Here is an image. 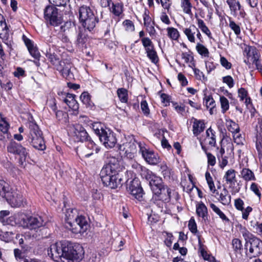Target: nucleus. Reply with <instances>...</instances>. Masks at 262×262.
Returning a JSON list of instances; mask_svg holds the SVG:
<instances>
[{"instance_id":"nucleus-1","label":"nucleus","mask_w":262,"mask_h":262,"mask_svg":"<svg viewBox=\"0 0 262 262\" xmlns=\"http://www.w3.org/2000/svg\"><path fill=\"white\" fill-rule=\"evenodd\" d=\"M149 181V185L153 192L152 200H159L163 202H169L172 195L176 199L178 198V193L163 185L162 179L158 177L154 176Z\"/></svg>"},{"instance_id":"nucleus-2","label":"nucleus","mask_w":262,"mask_h":262,"mask_svg":"<svg viewBox=\"0 0 262 262\" xmlns=\"http://www.w3.org/2000/svg\"><path fill=\"white\" fill-rule=\"evenodd\" d=\"M82 247L78 244L63 241L62 262H79L83 257Z\"/></svg>"},{"instance_id":"nucleus-3","label":"nucleus","mask_w":262,"mask_h":262,"mask_svg":"<svg viewBox=\"0 0 262 262\" xmlns=\"http://www.w3.org/2000/svg\"><path fill=\"white\" fill-rule=\"evenodd\" d=\"M92 127L105 147L111 148L115 146L117 143V139L114 133L110 129L104 128L102 125L98 122L92 124Z\"/></svg>"},{"instance_id":"nucleus-4","label":"nucleus","mask_w":262,"mask_h":262,"mask_svg":"<svg viewBox=\"0 0 262 262\" xmlns=\"http://www.w3.org/2000/svg\"><path fill=\"white\" fill-rule=\"evenodd\" d=\"M29 132L27 134V138L32 146L40 150L46 149L45 141L41 131L38 126L34 122L29 123Z\"/></svg>"},{"instance_id":"nucleus-5","label":"nucleus","mask_w":262,"mask_h":262,"mask_svg":"<svg viewBox=\"0 0 262 262\" xmlns=\"http://www.w3.org/2000/svg\"><path fill=\"white\" fill-rule=\"evenodd\" d=\"M79 20L83 28L91 31L98 23V18L94 11L87 6H82L79 9Z\"/></svg>"},{"instance_id":"nucleus-6","label":"nucleus","mask_w":262,"mask_h":262,"mask_svg":"<svg viewBox=\"0 0 262 262\" xmlns=\"http://www.w3.org/2000/svg\"><path fill=\"white\" fill-rule=\"evenodd\" d=\"M120 161L115 157H110L108 163L102 167L100 176L102 181L107 180V178L116 174L119 171Z\"/></svg>"},{"instance_id":"nucleus-7","label":"nucleus","mask_w":262,"mask_h":262,"mask_svg":"<svg viewBox=\"0 0 262 262\" xmlns=\"http://www.w3.org/2000/svg\"><path fill=\"white\" fill-rule=\"evenodd\" d=\"M44 17L48 24L57 26L61 24L62 18L58 9L53 6H47L44 10Z\"/></svg>"},{"instance_id":"nucleus-8","label":"nucleus","mask_w":262,"mask_h":262,"mask_svg":"<svg viewBox=\"0 0 262 262\" xmlns=\"http://www.w3.org/2000/svg\"><path fill=\"white\" fill-rule=\"evenodd\" d=\"M68 131L71 139L74 142H84L90 138L85 129L80 124L69 126Z\"/></svg>"},{"instance_id":"nucleus-9","label":"nucleus","mask_w":262,"mask_h":262,"mask_svg":"<svg viewBox=\"0 0 262 262\" xmlns=\"http://www.w3.org/2000/svg\"><path fill=\"white\" fill-rule=\"evenodd\" d=\"M20 217V226L30 230H35L42 227L46 224V222L40 216H27L24 215L23 216Z\"/></svg>"},{"instance_id":"nucleus-10","label":"nucleus","mask_w":262,"mask_h":262,"mask_svg":"<svg viewBox=\"0 0 262 262\" xmlns=\"http://www.w3.org/2000/svg\"><path fill=\"white\" fill-rule=\"evenodd\" d=\"M138 144L140 148L139 152L147 163L154 165L160 163V158L157 153L149 149L144 143L139 142Z\"/></svg>"},{"instance_id":"nucleus-11","label":"nucleus","mask_w":262,"mask_h":262,"mask_svg":"<svg viewBox=\"0 0 262 262\" xmlns=\"http://www.w3.org/2000/svg\"><path fill=\"white\" fill-rule=\"evenodd\" d=\"M7 149L8 152L18 155L19 156V164L21 166H24L28 156L26 148L23 147L20 144L14 141H11L8 144Z\"/></svg>"},{"instance_id":"nucleus-12","label":"nucleus","mask_w":262,"mask_h":262,"mask_svg":"<svg viewBox=\"0 0 262 262\" xmlns=\"http://www.w3.org/2000/svg\"><path fill=\"white\" fill-rule=\"evenodd\" d=\"M66 227L74 233H83L87 229L88 224L85 218L80 216H77L73 223L68 221Z\"/></svg>"},{"instance_id":"nucleus-13","label":"nucleus","mask_w":262,"mask_h":262,"mask_svg":"<svg viewBox=\"0 0 262 262\" xmlns=\"http://www.w3.org/2000/svg\"><path fill=\"white\" fill-rule=\"evenodd\" d=\"M48 254L54 261L62 262L63 257V241L51 245L48 249Z\"/></svg>"},{"instance_id":"nucleus-14","label":"nucleus","mask_w":262,"mask_h":262,"mask_svg":"<svg viewBox=\"0 0 262 262\" xmlns=\"http://www.w3.org/2000/svg\"><path fill=\"white\" fill-rule=\"evenodd\" d=\"M5 200L12 207H20L23 205V196L21 193L16 189L12 188Z\"/></svg>"},{"instance_id":"nucleus-15","label":"nucleus","mask_w":262,"mask_h":262,"mask_svg":"<svg viewBox=\"0 0 262 262\" xmlns=\"http://www.w3.org/2000/svg\"><path fill=\"white\" fill-rule=\"evenodd\" d=\"M245 247L246 250L249 248V253L254 257L258 256L262 253V241L256 237L245 242Z\"/></svg>"},{"instance_id":"nucleus-16","label":"nucleus","mask_w":262,"mask_h":262,"mask_svg":"<svg viewBox=\"0 0 262 262\" xmlns=\"http://www.w3.org/2000/svg\"><path fill=\"white\" fill-rule=\"evenodd\" d=\"M72 66V63L69 59H64L60 61V63L55 69L63 77L68 80H71L74 79V75L71 71Z\"/></svg>"},{"instance_id":"nucleus-17","label":"nucleus","mask_w":262,"mask_h":262,"mask_svg":"<svg viewBox=\"0 0 262 262\" xmlns=\"http://www.w3.org/2000/svg\"><path fill=\"white\" fill-rule=\"evenodd\" d=\"M127 191L135 199L141 201L144 194L143 190L137 179H133L127 186Z\"/></svg>"},{"instance_id":"nucleus-18","label":"nucleus","mask_w":262,"mask_h":262,"mask_svg":"<svg viewBox=\"0 0 262 262\" xmlns=\"http://www.w3.org/2000/svg\"><path fill=\"white\" fill-rule=\"evenodd\" d=\"M244 52L246 54V59L244 62L247 64H253L254 61H256L260 58V54L257 49L254 46H248L245 48Z\"/></svg>"},{"instance_id":"nucleus-19","label":"nucleus","mask_w":262,"mask_h":262,"mask_svg":"<svg viewBox=\"0 0 262 262\" xmlns=\"http://www.w3.org/2000/svg\"><path fill=\"white\" fill-rule=\"evenodd\" d=\"M0 38L3 40L8 47L11 46V40H9V28L6 23L5 19L0 13Z\"/></svg>"},{"instance_id":"nucleus-20","label":"nucleus","mask_w":262,"mask_h":262,"mask_svg":"<svg viewBox=\"0 0 262 262\" xmlns=\"http://www.w3.org/2000/svg\"><path fill=\"white\" fill-rule=\"evenodd\" d=\"M120 150L124 152V155L127 158L132 159L136 154V144L134 142H126L120 146Z\"/></svg>"},{"instance_id":"nucleus-21","label":"nucleus","mask_w":262,"mask_h":262,"mask_svg":"<svg viewBox=\"0 0 262 262\" xmlns=\"http://www.w3.org/2000/svg\"><path fill=\"white\" fill-rule=\"evenodd\" d=\"M132 167L133 169H135L136 172H138L142 177L146 180H151L152 178L155 176L152 174V172L151 171L136 162L132 163Z\"/></svg>"},{"instance_id":"nucleus-22","label":"nucleus","mask_w":262,"mask_h":262,"mask_svg":"<svg viewBox=\"0 0 262 262\" xmlns=\"http://www.w3.org/2000/svg\"><path fill=\"white\" fill-rule=\"evenodd\" d=\"M107 181H102L103 184L112 189H115L121 185L122 179L118 173L107 178Z\"/></svg>"},{"instance_id":"nucleus-23","label":"nucleus","mask_w":262,"mask_h":262,"mask_svg":"<svg viewBox=\"0 0 262 262\" xmlns=\"http://www.w3.org/2000/svg\"><path fill=\"white\" fill-rule=\"evenodd\" d=\"M23 39L31 56L35 59H38L40 57V53L34 42L24 35L23 36Z\"/></svg>"},{"instance_id":"nucleus-24","label":"nucleus","mask_w":262,"mask_h":262,"mask_svg":"<svg viewBox=\"0 0 262 262\" xmlns=\"http://www.w3.org/2000/svg\"><path fill=\"white\" fill-rule=\"evenodd\" d=\"M206 137L204 139L205 143L210 147L215 146L216 144L215 132L210 127L206 130Z\"/></svg>"},{"instance_id":"nucleus-25","label":"nucleus","mask_w":262,"mask_h":262,"mask_svg":"<svg viewBox=\"0 0 262 262\" xmlns=\"http://www.w3.org/2000/svg\"><path fill=\"white\" fill-rule=\"evenodd\" d=\"M23 214H15L6 217V219L2 220V223L4 225H10L11 226H15L19 225L20 226L21 217L23 216Z\"/></svg>"},{"instance_id":"nucleus-26","label":"nucleus","mask_w":262,"mask_h":262,"mask_svg":"<svg viewBox=\"0 0 262 262\" xmlns=\"http://www.w3.org/2000/svg\"><path fill=\"white\" fill-rule=\"evenodd\" d=\"M223 179L225 180L227 184L234 185L236 182L235 171L233 169H229L225 172Z\"/></svg>"},{"instance_id":"nucleus-27","label":"nucleus","mask_w":262,"mask_h":262,"mask_svg":"<svg viewBox=\"0 0 262 262\" xmlns=\"http://www.w3.org/2000/svg\"><path fill=\"white\" fill-rule=\"evenodd\" d=\"M63 101L69 106V108L73 111H77L78 109V103L75 100L74 95L67 94Z\"/></svg>"},{"instance_id":"nucleus-28","label":"nucleus","mask_w":262,"mask_h":262,"mask_svg":"<svg viewBox=\"0 0 262 262\" xmlns=\"http://www.w3.org/2000/svg\"><path fill=\"white\" fill-rule=\"evenodd\" d=\"M183 32L189 41L195 42L194 35L197 33V28L194 25H190L189 28H184Z\"/></svg>"},{"instance_id":"nucleus-29","label":"nucleus","mask_w":262,"mask_h":262,"mask_svg":"<svg viewBox=\"0 0 262 262\" xmlns=\"http://www.w3.org/2000/svg\"><path fill=\"white\" fill-rule=\"evenodd\" d=\"M205 128V125L202 120L194 119L193 124V133L197 136L200 134Z\"/></svg>"},{"instance_id":"nucleus-30","label":"nucleus","mask_w":262,"mask_h":262,"mask_svg":"<svg viewBox=\"0 0 262 262\" xmlns=\"http://www.w3.org/2000/svg\"><path fill=\"white\" fill-rule=\"evenodd\" d=\"M11 188L6 182L0 180V200L5 199Z\"/></svg>"},{"instance_id":"nucleus-31","label":"nucleus","mask_w":262,"mask_h":262,"mask_svg":"<svg viewBox=\"0 0 262 262\" xmlns=\"http://www.w3.org/2000/svg\"><path fill=\"white\" fill-rule=\"evenodd\" d=\"M219 201L224 205H228L231 202V195L228 191L224 188L220 193Z\"/></svg>"},{"instance_id":"nucleus-32","label":"nucleus","mask_w":262,"mask_h":262,"mask_svg":"<svg viewBox=\"0 0 262 262\" xmlns=\"http://www.w3.org/2000/svg\"><path fill=\"white\" fill-rule=\"evenodd\" d=\"M85 28L80 29L76 41V43L78 45H83L88 40V35L86 34Z\"/></svg>"},{"instance_id":"nucleus-33","label":"nucleus","mask_w":262,"mask_h":262,"mask_svg":"<svg viewBox=\"0 0 262 262\" xmlns=\"http://www.w3.org/2000/svg\"><path fill=\"white\" fill-rule=\"evenodd\" d=\"M196 212L197 215L202 217L204 220L207 219V208L203 203H201L196 206Z\"/></svg>"},{"instance_id":"nucleus-34","label":"nucleus","mask_w":262,"mask_h":262,"mask_svg":"<svg viewBox=\"0 0 262 262\" xmlns=\"http://www.w3.org/2000/svg\"><path fill=\"white\" fill-rule=\"evenodd\" d=\"M204 103L208 108H209L210 114H213V110L215 106V102L211 96H206L204 99Z\"/></svg>"},{"instance_id":"nucleus-35","label":"nucleus","mask_w":262,"mask_h":262,"mask_svg":"<svg viewBox=\"0 0 262 262\" xmlns=\"http://www.w3.org/2000/svg\"><path fill=\"white\" fill-rule=\"evenodd\" d=\"M239 232L240 234L242 235V236L244 237L245 242H248L249 241L251 240L253 237H255L254 236L252 233H251L247 228H246L245 227L242 226V225H240L239 226Z\"/></svg>"},{"instance_id":"nucleus-36","label":"nucleus","mask_w":262,"mask_h":262,"mask_svg":"<svg viewBox=\"0 0 262 262\" xmlns=\"http://www.w3.org/2000/svg\"><path fill=\"white\" fill-rule=\"evenodd\" d=\"M117 95L122 103H126L128 100L127 91L124 88H120L117 90Z\"/></svg>"},{"instance_id":"nucleus-37","label":"nucleus","mask_w":262,"mask_h":262,"mask_svg":"<svg viewBox=\"0 0 262 262\" xmlns=\"http://www.w3.org/2000/svg\"><path fill=\"white\" fill-rule=\"evenodd\" d=\"M227 3L229 6L230 10L234 14H236L238 10H241V6L239 2H237L236 0H227Z\"/></svg>"},{"instance_id":"nucleus-38","label":"nucleus","mask_w":262,"mask_h":262,"mask_svg":"<svg viewBox=\"0 0 262 262\" xmlns=\"http://www.w3.org/2000/svg\"><path fill=\"white\" fill-rule=\"evenodd\" d=\"M181 6L184 13L189 15L192 14L191 8L192 6L190 0H181Z\"/></svg>"},{"instance_id":"nucleus-39","label":"nucleus","mask_w":262,"mask_h":262,"mask_svg":"<svg viewBox=\"0 0 262 262\" xmlns=\"http://www.w3.org/2000/svg\"><path fill=\"white\" fill-rule=\"evenodd\" d=\"M242 177L246 181H252L255 180L253 172L248 168H244L241 172Z\"/></svg>"},{"instance_id":"nucleus-40","label":"nucleus","mask_w":262,"mask_h":262,"mask_svg":"<svg viewBox=\"0 0 262 262\" xmlns=\"http://www.w3.org/2000/svg\"><path fill=\"white\" fill-rule=\"evenodd\" d=\"M227 127L228 130L232 134L239 133L240 130L238 124L232 120L227 121Z\"/></svg>"},{"instance_id":"nucleus-41","label":"nucleus","mask_w":262,"mask_h":262,"mask_svg":"<svg viewBox=\"0 0 262 262\" xmlns=\"http://www.w3.org/2000/svg\"><path fill=\"white\" fill-rule=\"evenodd\" d=\"M46 57L50 62L54 66L55 68H56L57 67V65L60 62L61 60H59V58L54 54V53H52L50 52H48L46 54Z\"/></svg>"},{"instance_id":"nucleus-42","label":"nucleus","mask_w":262,"mask_h":262,"mask_svg":"<svg viewBox=\"0 0 262 262\" xmlns=\"http://www.w3.org/2000/svg\"><path fill=\"white\" fill-rule=\"evenodd\" d=\"M0 130L4 134H7L9 128V124L6 120V118L4 117L1 113H0Z\"/></svg>"},{"instance_id":"nucleus-43","label":"nucleus","mask_w":262,"mask_h":262,"mask_svg":"<svg viewBox=\"0 0 262 262\" xmlns=\"http://www.w3.org/2000/svg\"><path fill=\"white\" fill-rule=\"evenodd\" d=\"M112 7L110 8L111 11L116 16H119L123 11V5L119 3L114 4L112 2Z\"/></svg>"},{"instance_id":"nucleus-44","label":"nucleus","mask_w":262,"mask_h":262,"mask_svg":"<svg viewBox=\"0 0 262 262\" xmlns=\"http://www.w3.org/2000/svg\"><path fill=\"white\" fill-rule=\"evenodd\" d=\"M198 25L201 31L205 33L209 38H212L211 33L204 21L201 19H198Z\"/></svg>"},{"instance_id":"nucleus-45","label":"nucleus","mask_w":262,"mask_h":262,"mask_svg":"<svg viewBox=\"0 0 262 262\" xmlns=\"http://www.w3.org/2000/svg\"><path fill=\"white\" fill-rule=\"evenodd\" d=\"M77 154L82 158H89L93 154V152L88 149L86 147L82 146L77 149Z\"/></svg>"},{"instance_id":"nucleus-46","label":"nucleus","mask_w":262,"mask_h":262,"mask_svg":"<svg viewBox=\"0 0 262 262\" xmlns=\"http://www.w3.org/2000/svg\"><path fill=\"white\" fill-rule=\"evenodd\" d=\"M205 178L210 191L214 193L216 191L215 185L211 174L208 171H206L205 173Z\"/></svg>"},{"instance_id":"nucleus-47","label":"nucleus","mask_w":262,"mask_h":262,"mask_svg":"<svg viewBox=\"0 0 262 262\" xmlns=\"http://www.w3.org/2000/svg\"><path fill=\"white\" fill-rule=\"evenodd\" d=\"M167 35L169 38L173 40H177L179 36V32L178 30L173 27H169L167 29Z\"/></svg>"},{"instance_id":"nucleus-48","label":"nucleus","mask_w":262,"mask_h":262,"mask_svg":"<svg viewBox=\"0 0 262 262\" xmlns=\"http://www.w3.org/2000/svg\"><path fill=\"white\" fill-rule=\"evenodd\" d=\"M210 206L213 211L216 213L223 221L229 220L225 214L215 204L211 203L210 204Z\"/></svg>"},{"instance_id":"nucleus-49","label":"nucleus","mask_w":262,"mask_h":262,"mask_svg":"<svg viewBox=\"0 0 262 262\" xmlns=\"http://www.w3.org/2000/svg\"><path fill=\"white\" fill-rule=\"evenodd\" d=\"M160 170L165 179H168L171 176V169L165 164H162L160 166Z\"/></svg>"},{"instance_id":"nucleus-50","label":"nucleus","mask_w":262,"mask_h":262,"mask_svg":"<svg viewBox=\"0 0 262 262\" xmlns=\"http://www.w3.org/2000/svg\"><path fill=\"white\" fill-rule=\"evenodd\" d=\"M56 119L62 122H66L68 118V114L60 110H58L55 113Z\"/></svg>"},{"instance_id":"nucleus-51","label":"nucleus","mask_w":262,"mask_h":262,"mask_svg":"<svg viewBox=\"0 0 262 262\" xmlns=\"http://www.w3.org/2000/svg\"><path fill=\"white\" fill-rule=\"evenodd\" d=\"M196 49L200 55L205 57L209 56V51L204 45L198 43L196 46Z\"/></svg>"},{"instance_id":"nucleus-52","label":"nucleus","mask_w":262,"mask_h":262,"mask_svg":"<svg viewBox=\"0 0 262 262\" xmlns=\"http://www.w3.org/2000/svg\"><path fill=\"white\" fill-rule=\"evenodd\" d=\"M256 147L259 158L262 157V132L257 136L256 142Z\"/></svg>"},{"instance_id":"nucleus-53","label":"nucleus","mask_w":262,"mask_h":262,"mask_svg":"<svg viewBox=\"0 0 262 262\" xmlns=\"http://www.w3.org/2000/svg\"><path fill=\"white\" fill-rule=\"evenodd\" d=\"M220 102L222 108V111L225 113L229 108V104L228 99L224 96L220 97Z\"/></svg>"},{"instance_id":"nucleus-54","label":"nucleus","mask_w":262,"mask_h":262,"mask_svg":"<svg viewBox=\"0 0 262 262\" xmlns=\"http://www.w3.org/2000/svg\"><path fill=\"white\" fill-rule=\"evenodd\" d=\"M143 19L144 26L151 32L154 30V28L151 25V18L146 13H144Z\"/></svg>"},{"instance_id":"nucleus-55","label":"nucleus","mask_w":262,"mask_h":262,"mask_svg":"<svg viewBox=\"0 0 262 262\" xmlns=\"http://www.w3.org/2000/svg\"><path fill=\"white\" fill-rule=\"evenodd\" d=\"M13 235L14 233L11 231L2 232L1 234V238L5 242H9L12 239Z\"/></svg>"},{"instance_id":"nucleus-56","label":"nucleus","mask_w":262,"mask_h":262,"mask_svg":"<svg viewBox=\"0 0 262 262\" xmlns=\"http://www.w3.org/2000/svg\"><path fill=\"white\" fill-rule=\"evenodd\" d=\"M232 247L235 252H238L242 249V244L241 240L238 238H234L232 241Z\"/></svg>"},{"instance_id":"nucleus-57","label":"nucleus","mask_w":262,"mask_h":262,"mask_svg":"<svg viewBox=\"0 0 262 262\" xmlns=\"http://www.w3.org/2000/svg\"><path fill=\"white\" fill-rule=\"evenodd\" d=\"M80 98L83 104L86 105H91V96L88 92L82 93Z\"/></svg>"},{"instance_id":"nucleus-58","label":"nucleus","mask_w":262,"mask_h":262,"mask_svg":"<svg viewBox=\"0 0 262 262\" xmlns=\"http://www.w3.org/2000/svg\"><path fill=\"white\" fill-rule=\"evenodd\" d=\"M147 56L150 59L151 62L154 63L158 61V57L155 49L147 53Z\"/></svg>"},{"instance_id":"nucleus-59","label":"nucleus","mask_w":262,"mask_h":262,"mask_svg":"<svg viewBox=\"0 0 262 262\" xmlns=\"http://www.w3.org/2000/svg\"><path fill=\"white\" fill-rule=\"evenodd\" d=\"M194 74L195 75V78L198 80L206 81L207 80V78L205 77L203 73L201 72L199 69L194 68L193 69Z\"/></svg>"},{"instance_id":"nucleus-60","label":"nucleus","mask_w":262,"mask_h":262,"mask_svg":"<svg viewBox=\"0 0 262 262\" xmlns=\"http://www.w3.org/2000/svg\"><path fill=\"white\" fill-rule=\"evenodd\" d=\"M188 228L192 233H195L197 232V226L194 219L191 218L189 220L188 223Z\"/></svg>"},{"instance_id":"nucleus-61","label":"nucleus","mask_w":262,"mask_h":262,"mask_svg":"<svg viewBox=\"0 0 262 262\" xmlns=\"http://www.w3.org/2000/svg\"><path fill=\"white\" fill-rule=\"evenodd\" d=\"M223 82L226 83L228 86L231 88L234 86V80L231 76H226L223 78Z\"/></svg>"},{"instance_id":"nucleus-62","label":"nucleus","mask_w":262,"mask_h":262,"mask_svg":"<svg viewBox=\"0 0 262 262\" xmlns=\"http://www.w3.org/2000/svg\"><path fill=\"white\" fill-rule=\"evenodd\" d=\"M141 108L145 115L147 116L149 114L150 111L148 108V104L145 100L141 101Z\"/></svg>"},{"instance_id":"nucleus-63","label":"nucleus","mask_w":262,"mask_h":262,"mask_svg":"<svg viewBox=\"0 0 262 262\" xmlns=\"http://www.w3.org/2000/svg\"><path fill=\"white\" fill-rule=\"evenodd\" d=\"M229 27L236 35L240 34L241 29L239 26L236 24L233 21H230Z\"/></svg>"},{"instance_id":"nucleus-64","label":"nucleus","mask_w":262,"mask_h":262,"mask_svg":"<svg viewBox=\"0 0 262 262\" xmlns=\"http://www.w3.org/2000/svg\"><path fill=\"white\" fill-rule=\"evenodd\" d=\"M247 95L248 92L244 88H241L238 89V95L241 101H243L245 98L247 97Z\"/></svg>"}]
</instances>
